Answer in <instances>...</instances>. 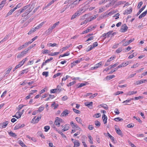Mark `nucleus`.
Here are the masks:
<instances>
[{"instance_id": "obj_1", "label": "nucleus", "mask_w": 147, "mask_h": 147, "mask_svg": "<svg viewBox=\"0 0 147 147\" xmlns=\"http://www.w3.org/2000/svg\"><path fill=\"white\" fill-rule=\"evenodd\" d=\"M35 6L34 4L32 3L30 6V7L25 11V13L27 15L34 8Z\"/></svg>"}, {"instance_id": "obj_2", "label": "nucleus", "mask_w": 147, "mask_h": 147, "mask_svg": "<svg viewBox=\"0 0 147 147\" xmlns=\"http://www.w3.org/2000/svg\"><path fill=\"white\" fill-rule=\"evenodd\" d=\"M70 124L73 128H75L77 130H80L81 129L75 123H74L73 121L70 123Z\"/></svg>"}, {"instance_id": "obj_3", "label": "nucleus", "mask_w": 147, "mask_h": 147, "mask_svg": "<svg viewBox=\"0 0 147 147\" xmlns=\"http://www.w3.org/2000/svg\"><path fill=\"white\" fill-rule=\"evenodd\" d=\"M128 28V27L125 24H124L121 27V28L120 30V31L122 32H126Z\"/></svg>"}, {"instance_id": "obj_4", "label": "nucleus", "mask_w": 147, "mask_h": 147, "mask_svg": "<svg viewBox=\"0 0 147 147\" xmlns=\"http://www.w3.org/2000/svg\"><path fill=\"white\" fill-rule=\"evenodd\" d=\"M25 125L24 124L19 123L17 124L14 128V130H17L24 127Z\"/></svg>"}, {"instance_id": "obj_5", "label": "nucleus", "mask_w": 147, "mask_h": 147, "mask_svg": "<svg viewBox=\"0 0 147 147\" xmlns=\"http://www.w3.org/2000/svg\"><path fill=\"white\" fill-rule=\"evenodd\" d=\"M8 121H5L0 123V128L1 129L5 128L8 124Z\"/></svg>"}, {"instance_id": "obj_6", "label": "nucleus", "mask_w": 147, "mask_h": 147, "mask_svg": "<svg viewBox=\"0 0 147 147\" xmlns=\"http://www.w3.org/2000/svg\"><path fill=\"white\" fill-rule=\"evenodd\" d=\"M62 119H61L57 117L54 122V123L56 125H57L58 127H59L60 126V123Z\"/></svg>"}, {"instance_id": "obj_7", "label": "nucleus", "mask_w": 147, "mask_h": 147, "mask_svg": "<svg viewBox=\"0 0 147 147\" xmlns=\"http://www.w3.org/2000/svg\"><path fill=\"white\" fill-rule=\"evenodd\" d=\"M132 8L131 7H130L129 8V9H128L124 11L123 13V14L124 15L130 14L132 12Z\"/></svg>"}, {"instance_id": "obj_8", "label": "nucleus", "mask_w": 147, "mask_h": 147, "mask_svg": "<svg viewBox=\"0 0 147 147\" xmlns=\"http://www.w3.org/2000/svg\"><path fill=\"white\" fill-rule=\"evenodd\" d=\"M70 113V111L67 110H65L61 113V117L66 116Z\"/></svg>"}, {"instance_id": "obj_9", "label": "nucleus", "mask_w": 147, "mask_h": 147, "mask_svg": "<svg viewBox=\"0 0 147 147\" xmlns=\"http://www.w3.org/2000/svg\"><path fill=\"white\" fill-rule=\"evenodd\" d=\"M26 53H27L24 50V51L22 52L18 55L17 56V58H21L24 57V55Z\"/></svg>"}, {"instance_id": "obj_10", "label": "nucleus", "mask_w": 147, "mask_h": 147, "mask_svg": "<svg viewBox=\"0 0 147 147\" xmlns=\"http://www.w3.org/2000/svg\"><path fill=\"white\" fill-rule=\"evenodd\" d=\"M84 11L83 9H82V8L80 9L79 10L77 11L75 14L76 15L77 17L81 15L83 12Z\"/></svg>"}, {"instance_id": "obj_11", "label": "nucleus", "mask_w": 147, "mask_h": 147, "mask_svg": "<svg viewBox=\"0 0 147 147\" xmlns=\"http://www.w3.org/2000/svg\"><path fill=\"white\" fill-rule=\"evenodd\" d=\"M102 65V62H100L99 63L94 65V66L92 67V69H96L97 68L100 67Z\"/></svg>"}, {"instance_id": "obj_12", "label": "nucleus", "mask_w": 147, "mask_h": 147, "mask_svg": "<svg viewBox=\"0 0 147 147\" xmlns=\"http://www.w3.org/2000/svg\"><path fill=\"white\" fill-rule=\"evenodd\" d=\"M74 144V147H79L80 145V143L78 140H75L73 142Z\"/></svg>"}, {"instance_id": "obj_13", "label": "nucleus", "mask_w": 147, "mask_h": 147, "mask_svg": "<svg viewBox=\"0 0 147 147\" xmlns=\"http://www.w3.org/2000/svg\"><path fill=\"white\" fill-rule=\"evenodd\" d=\"M30 5L29 4L23 7L20 12V13L23 12L24 11L26 10V9H28V8L29 7H30Z\"/></svg>"}, {"instance_id": "obj_14", "label": "nucleus", "mask_w": 147, "mask_h": 147, "mask_svg": "<svg viewBox=\"0 0 147 147\" xmlns=\"http://www.w3.org/2000/svg\"><path fill=\"white\" fill-rule=\"evenodd\" d=\"M134 99V98H128L126 100L123 101L122 102V103L124 104V105H129V104H128V103H129L131 100H133Z\"/></svg>"}, {"instance_id": "obj_15", "label": "nucleus", "mask_w": 147, "mask_h": 147, "mask_svg": "<svg viewBox=\"0 0 147 147\" xmlns=\"http://www.w3.org/2000/svg\"><path fill=\"white\" fill-rule=\"evenodd\" d=\"M117 127V125L115 126V129L117 133L119 135H122V133L120 129L119 128H117L116 127Z\"/></svg>"}, {"instance_id": "obj_16", "label": "nucleus", "mask_w": 147, "mask_h": 147, "mask_svg": "<svg viewBox=\"0 0 147 147\" xmlns=\"http://www.w3.org/2000/svg\"><path fill=\"white\" fill-rule=\"evenodd\" d=\"M29 71L28 69V68L25 69L21 71L20 72V74L19 76H21L24 73H27Z\"/></svg>"}, {"instance_id": "obj_17", "label": "nucleus", "mask_w": 147, "mask_h": 147, "mask_svg": "<svg viewBox=\"0 0 147 147\" xmlns=\"http://www.w3.org/2000/svg\"><path fill=\"white\" fill-rule=\"evenodd\" d=\"M87 84H88L87 82L78 83L77 84V86H78V88H80L84 86H86V85H87Z\"/></svg>"}, {"instance_id": "obj_18", "label": "nucleus", "mask_w": 147, "mask_h": 147, "mask_svg": "<svg viewBox=\"0 0 147 147\" xmlns=\"http://www.w3.org/2000/svg\"><path fill=\"white\" fill-rule=\"evenodd\" d=\"M146 81H147V80H138L136 82V84H140L142 83L145 82Z\"/></svg>"}, {"instance_id": "obj_19", "label": "nucleus", "mask_w": 147, "mask_h": 147, "mask_svg": "<svg viewBox=\"0 0 147 147\" xmlns=\"http://www.w3.org/2000/svg\"><path fill=\"white\" fill-rule=\"evenodd\" d=\"M102 118L103 119L104 123V124H106L107 123V116L105 114H103L102 115Z\"/></svg>"}, {"instance_id": "obj_20", "label": "nucleus", "mask_w": 147, "mask_h": 147, "mask_svg": "<svg viewBox=\"0 0 147 147\" xmlns=\"http://www.w3.org/2000/svg\"><path fill=\"white\" fill-rule=\"evenodd\" d=\"M147 13V10L142 13L141 14H140L139 16V19H141L142 18L144 17Z\"/></svg>"}, {"instance_id": "obj_21", "label": "nucleus", "mask_w": 147, "mask_h": 147, "mask_svg": "<svg viewBox=\"0 0 147 147\" xmlns=\"http://www.w3.org/2000/svg\"><path fill=\"white\" fill-rule=\"evenodd\" d=\"M70 125L69 124H65L64 126V128L62 130L63 131H65L68 130L69 128Z\"/></svg>"}, {"instance_id": "obj_22", "label": "nucleus", "mask_w": 147, "mask_h": 147, "mask_svg": "<svg viewBox=\"0 0 147 147\" xmlns=\"http://www.w3.org/2000/svg\"><path fill=\"white\" fill-rule=\"evenodd\" d=\"M53 29L51 28V27L49 28L46 31L45 33L47 35H49L52 32V30Z\"/></svg>"}, {"instance_id": "obj_23", "label": "nucleus", "mask_w": 147, "mask_h": 147, "mask_svg": "<svg viewBox=\"0 0 147 147\" xmlns=\"http://www.w3.org/2000/svg\"><path fill=\"white\" fill-rule=\"evenodd\" d=\"M6 2V0H3L1 1L0 4V10H1L4 6Z\"/></svg>"}, {"instance_id": "obj_24", "label": "nucleus", "mask_w": 147, "mask_h": 147, "mask_svg": "<svg viewBox=\"0 0 147 147\" xmlns=\"http://www.w3.org/2000/svg\"><path fill=\"white\" fill-rule=\"evenodd\" d=\"M84 104L86 106L88 107H92L93 102H91L89 103L88 102H86Z\"/></svg>"}, {"instance_id": "obj_25", "label": "nucleus", "mask_w": 147, "mask_h": 147, "mask_svg": "<svg viewBox=\"0 0 147 147\" xmlns=\"http://www.w3.org/2000/svg\"><path fill=\"white\" fill-rule=\"evenodd\" d=\"M137 91H129L127 92V95L130 96L131 95L136 94L137 93Z\"/></svg>"}, {"instance_id": "obj_26", "label": "nucleus", "mask_w": 147, "mask_h": 147, "mask_svg": "<svg viewBox=\"0 0 147 147\" xmlns=\"http://www.w3.org/2000/svg\"><path fill=\"white\" fill-rule=\"evenodd\" d=\"M41 115H40L38 116L36 119V117H34V118L33 120L35 119V122L37 123L38 121L40 120V119L41 118Z\"/></svg>"}, {"instance_id": "obj_27", "label": "nucleus", "mask_w": 147, "mask_h": 147, "mask_svg": "<svg viewBox=\"0 0 147 147\" xmlns=\"http://www.w3.org/2000/svg\"><path fill=\"white\" fill-rule=\"evenodd\" d=\"M107 135L109 137V138L111 140L112 142L114 143L115 144V142L114 137H113L109 133H107Z\"/></svg>"}, {"instance_id": "obj_28", "label": "nucleus", "mask_w": 147, "mask_h": 147, "mask_svg": "<svg viewBox=\"0 0 147 147\" xmlns=\"http://www.w3.org/2000/svg\"><path fill=\"white\" fill-rule=\"evenodd\" d=\"M45 23V22H42L39 24L36 27H35V29H36H36H38L39 28H40Z\"/></svg>"}, {"instance_id": "obj_29", "label": "nucleus", "mask_w": 147, "mask_h": 147, "mask_svg": "<svg viewBox=\"0 0 147 147\" xmlns=\"http://www.w3.org/2000/svg\"><path fill=\"white\" fill-rule=\"evenodd\" d=\"M146 7V5H145L143 6L141 9H140L138 11V12L137 13V15H139L141 12L144 10V9Z\"/></svg>"}, {"instance_id": "obj_30", "label": "nucleus", "mask_w": 147, "mask_h": 147, "mask_svg": "<svg viewBox=\"0 0 147 147\" xmlns=\"http://www.w3.org/2000/svg\"><path fill=\"white\" fill-rule=\"evenodd\" d=\"M76 121L79 123L82 124V120L79 117H76L75 118Z\"/></svg>"}, {"instance_id": "obj_31", "label": "nucleus", "mask_w": 147, "mask_h": 147, "mask_svg": "<svg viewBox=\"0 0 147 147\" xmlns=\"http://www.w3.org/2000/svg\"><path fill=\"white\" fill-rule=\"evenodd\" d=\"M88 138L89 139V141L90 142V143L91 144H93V138H92V137L90 135L88 136Z\"/></svg>"}, {"instance_id": "obj_32", "label": "nucleus", "mask_w": 147, "mask_h": 147, "mask_svg": "<svg viewBox=\"0 0 147 147\" xmlns=\"http://www.w3.org/2000/svg\"><path fill=\"white\" fill-rule=\"evenodd\" d=\"M55 130H56L57 131L59 134H60L63 138H66V136H65V134H63L62 132L59 131L57 129H55Z\"/></svg>"}, {"instance_id": "obj_33", "label": "nucleus", "mask_w": 147, "mask_h": 147, "mask_svg": "<svg viewBox=\"0 0 147 147\" xmlns=\"http://www.w3.org/2000/svg\"><path fill=\"white\" fill-rule=\"evenodd\" d=\"M8 38V36L7 35L1 41H0V43H2L3 42L6 41Z\"/></svg>"}, {"instance_id": "obj_34", "label": "nucleus", "mask_w": 147, "mask_h": 147, "mask_svg": "<svg viewBox=\"0 0 147 147\" xmlns=\"http://www.w3.org/2000/svg\"><path fill=\"white\" fill-rule=\"evenodd\" d=\"M125 1H119L116 3V4L117 6H119L121 4H123L124 3H125Z\"/></svg>"}, {"instance_id": "obj_35", "label": "nucleus", "mask_w": 147, "mask_h": 147, "mask_svg": "<svg viewBox=\"0 0 147 147\" xmlns=\"http://www.w3.org/2000/svg\"><path fill=\"white\" fill-rule=\"evenodd\" d=\"M99 106H101V107L103 108L106 110H107L108 108L107 105H106V104L100 105H99Z\"/></svg>"}, {"instance_id": "obj_36", "label": "nucleus", "mask_w": 147, "mask_h": 147, "mask_svg": "<svg viewBox=\"0 0 147 147\" xmlns=\"http://www.w3.org/2000/svg\"><path fill=\"white\" fill-rule=\"evenodd\" d=\"M19 144L22 147H27V146L25 145V144L21 140H19Z\"/></svg>"}, {"instance_id": "obj_37", "label": "nucleus", "mask_w": 147, "mask_h": 147, "mask_svg": "<svg viewBox=\"0 0 147 147\" xmlns=\"http://www.w3.org/2000/svg\"><path fill=\"white\" fill-rule=\"evenodd\" d=\"M95 125L97 127H99L100 125V123L98 121H95L94 122Z\"/></svg>"}, {"instance_id": "obj_38", "label": "nucleus", "mask_w": 147, "mask_h": 147, "mask_svg": "<svg viewBox=\"0 0 147 147\" xmlns=\"http://www.w3.org/2000/svg\"><path fill=\"white\" fill-rule=\"evenodd\" d=\"M60 22H58L56 23H55L51 27V28L53 29H54L57 26L59 25V24Z\"/></svg>"}, {"instance_id": "obj_39", "label": "nucleus", "mask_w": 147, "mask_h": 147, "mask_svg": "<svg viewBox=\"0 0 147 147\" xmlns=\"http://www.w3.org/2000/svg\"><path fill=\"white\" fill-rule=\"evenodd\" d=\"M59 52H56L54 53H52L50 54H49V55L51 56H55L57 55L59 53Z\"/></svg>"}, {"instance_id": "obj_40", "label": "nucleus", "mask_w": 147, "mask_h": 147, "mask_svg": "<svg viewBox=\"0 0 147 147\" xmlns=\"http://www.w3.org/2000/svg\"><path fill=\"white\" fill-rule=\"evenodd\" d=\"M12 67L11 66H9L8 68V69L6 71L5 75H6V74H9L10 73V71L12 69Z\"/></svg>"}, {"instance_id": "obj_41", "label": "nucleus", "mask_w": 147, "mask_h": 147, "mask_svg": "<svg viewBox=\"0 0 147 147\" xmlns=\"http://www.w3.org/2000/svg\"><path fill=\"white\" fill-rule=\"evenodd\" d=\"M48 45L49 46L52 47H54L55 46L57 47L58 46L57 45L56 43H54L53 44H52L51 43H49L48 44Z\"/></svg>"}, {"instance_id": "obj_42", "label": "nucleus", "mask_w": 147, "mask_h": 147, "mask_svg": "<svg viewBox=\"0 0 147 147\" xmlns=\"http://www.w3.org/2000/svg\"><path fill=\"white\" fill-rule=\"evenodd\" d=\"M92 31V28L90 29L89 28H88L87 29H86V30L83 31L82 32V34H84L86 33H87L90 31Z\"/></svg>"}, {"instance_id": "obj_43", "label": "nucleus", "mask_w": 147, "mask_h": 147, "mask_svg": "<svg viewBox=\"0 0 147 147\" xmlns=\"http://www.w3.org/2000/svg\"><path fill=\"white\" fill-rule=\"evenodd\" d=\"M24 111V110H22V112H17L16 113V115H18V116H19V117L20 116V117H21V115L23 114Z\"/></svg>"}, {"instance_id": "obj_44", "label": "nucleus", "mask_w": 147, "mask_h": 147, "mask_svg": "<svg viewBox=\"0 0 147 147\" xmlns=\"http://www.w3.org/2000/svg\"><path fill=\"white\" fill-rule=\"evenodd\" d=\"M9 134L11 136L14 137H16L17 136V135L15 133H13L12 131L9 132Z\"/></svg>"}, {"instance_id": "obj_45", "label": "nucleus", "mask_w": 147, "mask_h": 147, "mask_svg": "<svg viewBox=\"0 0 147 147\" xmlns=\"http://www.w3.org/2000/svg\"><path fill=\"white\" fill-rule=\"evenodd\" d=\"M115 77V76L114 75H112L107 76V78L109 80Z\"/></svg>"}, {"instance_id": "obj_46", "label": "nucleus", "mask_w": 147, "mask_h": 147, "mask_svg": "<svg viewBox=\"0 0 147 147\" xmlns=\"http://www.w3.org/2000/svg\"><path fill=\"white\" fill-rule=\"evenodd\" d=\"M44 108V107L41 106L39 107L37 111L38 112H40L43 110Z\"/></svg>"}, {"instance_id": "obj_47", "label": "nucleus", "mask_w": 147, "mask_h": 147, "mask_svg": "<svg viewBox=\"0 0 147 147\" xmlns=\"http://www.w3.org/2000/svg\"><path fill=\"white\" fill-rule=\"evenodd\" d=\"M96 18V16L95 15L94 16H92L90 18L88 19V20L89 22L95 19Z\"/></svg>"}, {"instance_id": "obj_48", "label": "nucleus", "mask_w": 147, "mask_h": 147, "mask_svg": "<svg viewBox=\"0 0 147 147\" xmlns=\"http://www.w3.org/2000/svg\"><path fill=\"white\" fill-rule=\"evenodd\" d=\"M122 47L119 48L117 49L116 51V52L117 53H120L122 51Z\"/></svg>"}, {"instance_id": "obj_49", "label": "nucleus", "mask_w": 147, "mask_h": 147, "mask_svg": "<svg viewBox=\"0 0 147 147\" xmlns=\"http://www.w3.org/2000/svg\"><path fill=\"white\" fill-rule=\"evenodd\" d=\"M114 120L116 121H123V119L122 118H120L119 117H118L115 118Z\"/></svg>"}, {"instance_id": "obj_50", "label": "nucleus", "mask_w": 147, "mask_h": 147, "mask_svg": "<svg viewBox=\"0 0 147 147\" xmlns=\"http://www.w3.org/2000/svg\"><path fill=\"white\" fill-rule=\"evenodd\" d=\"M123 67H124L129 64V62L127 61L126 62H123L121 64Z\"/></svg>"}, {"instance_id": "obj_51", "label": "nucleus", "mask_w": 147, "mask_h": 147, "mask_svg": "<svg viewBox=\"0 0 147 147\" xmlns=\"http://www.w3.org/2000/svg\"><path fill=\"white\" fill-rule=\"evenodd\" d=\"M49 72L48 71H44L42 73V75L43 76H45L46 77L48 76Z\"/></svg>"}, {"instance_id": "obj_52", "label": "nucleus", "mask_w": 147, "mask_h": 147, "mask_svg": "<svg viewBox=\"0 0 147 147\" xmlns=\"http://www.w3.org/2000/svg\"><path fill=\"white\" fill-rule=\"evenodd\" d=\"M56 89H57V92H60L61 90V88L59 86H57Z\"/></svg>"}, {"instance_id": "obj_53", "label": "nucleus", "mask_w": 147, "mask_h": 147, "mask_svg": "<svg viewBox=\"0 0 147 147\" xmlns=\"http://www.w3.org/2000/svg\"><path fill=\"white\" fill-rule=\"evenodd\" d=\"M45 131L47 132L50 129V127L49 126H46L44 127Z\"/></svg>"}, {"instance_id": "obj_54", "label": "nucleus", "mask_w": 147, "mask_h": 147, "mask_svg": "<svg viewBox=\"0 0 147 147\" xmlns=\"http://www.w3.org/2000/svg\"><path fill=\"white\" fill-rule=\"evenodd\" d=\"M93 48L92 47V45H90L89 46L87 49L86 51L87 52H88L89 51L92 50Z\"/></svg>"}, {"instance_id": "obj_55", "label": "nucleus", "mask_w": 147, "mask_h": 147, "mask_svg": "<svg viewBox=\"0 0 147 147\" xmlns=\"http://www.w3.org/2000/svg\"><path fill=\"white\" fill-rule=\"evenodd\" d=\"M76 83V82L75 81L72 82H70L67 85V86L68 87L70 86H72V85H74Z\"/></svg>"}, {"instance_id": "obj_56", "label": "nucleus", "mask_w": 147, "mask_h": 147, "mask_svg": "<svg viewBox=\"0 0 147 147\" xmlns=\"http://www.w3.org/2000/svg\"><path fill=\"white\" fill-rule=\"evenodd\" d=\"M89 22V21H88V19H86V20H84V21H83L81 23V25H82L84 24H86L87 22Z\"/></svg>"}, {"instance_id": "obj_57", "label": "nucleus", "mask_w": 147, "mask_h": 147, "mask_svg": "<svg viewBox=\"0 0 147 147\" xmlns=\"http://www.w3.org/2000/svg\"><path fill=\"white\" fill-rule=\"evenodd\" d=\"M36 29L34 28L33 30L32 29H31L29 31L28 33V35H30L33 33L35 31H36Z\"/></svg>"}, {"instance_id": "obj_58", "label": "nucleus", "mask_w": 147, "mask_h": 147, "mask_svg": "<svg viewBox=\"0 0 147 147\" xmlns=\"http://www.w3.org/2000/svg\"><path fill=\"white\" fill-rule=\"evenodd\" d=\"M71 45H71H68V46H66L65 47H63V51H63L65 50H66L68 48H69L70 47V46Z\"/></svg>"}, {"instance_id": "obj_59", "label": "nucleus", "mask_w": 147, "mask_h": 147, "mask_svg": "<svg viewBox=\"0 0 147 147\" xmlns=\"http://www.w3.org/2000/svg\"><path fill=\"white\" fill-rule=\"evenodd\" d=\"M31 43V42H30V41H29L28 42H26L24 43L23 45L24 47H25L28 46L29 44H30Z\"/></svg>"}, {"instance_id": "obj_60", "label": "nucleus", "mask_w": 147, "mask_h": 147, "mask_svg": "<svg viewBox=\"0 0 147 147\" xmlns=\"http://www.w3.org/2000/svg\"><path fill=\"white\" fill-rule=\"evenodd\" d=\"M115 58V57H111L109 58L107 61V62H110L113 60Z\"/></svg>"}, {"instance_id": "obj_61", "label": "nucleus", "mask_w": 147, "mask_h": 147, "mask_svg": "<svg viewBox=\"0 0 147 147\" xmlns=\"http://www.w3.org/2000/svg\"><path fill=\"white\" fill-rule=\"evenodd\" d=\"M32 48V47L31 46L29 47H28V48L24 50L27 53L28 52V51L29 50H30Z\"/></svg>"}, {"instance_id": "obj_62", "label": "nucleus", "mask_w": 147, "mask_h": 147, "mask_svg": "<svg viewBox=\"0 0 147 147\" xmlns=\"http://www.w3.org/2000/svg\"><path fill=\"white\" fill-rule=\"evenodd\" d=\"M49 50H43L42 51V53L43 54H47L48 53Z\"/></svg>"}, {"instance_id": "obj_63", "label": "nucleus", "mask_w": 147, "mask_h": 147, "mask_svg": "<svg viewBox=\"0 0 147 147\" xmlns=\"http://www.w3.org/2000/svg\"><path fill=\"white\" fill-rule=\"evenodd\" d=\"M57 89H52L50 90V93H54L57 92Z\"/></svg>"}, {"instance_id": "obj_64", "label": "nucleus", "mask_w": 147, "mask_h": 147, "mask_svg": "<svg viewBox=\"0 0 147 147\" xmlns=\"http://www.w3.org/2000/svg\"><path fill=\"white\" fill-rule=\"evenodd\" d=\"M143 2L142 1H140V2L138 4V5L137 6V7L139 9L140 7H141V6L143 4Z\"/></svg>"}]
</instances>
